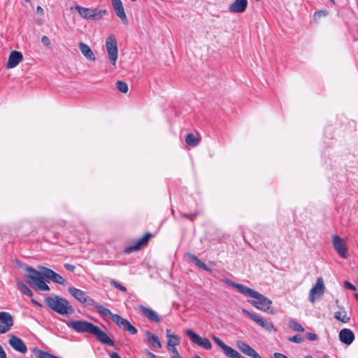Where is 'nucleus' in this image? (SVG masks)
I'll list each match as a JSON object with an SVG mask.
<instances>
[{"mask_svg": "<svg viewBox=\"0 0 358 358\" xmlns=\"http://www.w3.org/2000/svg\"><path fill=\"white\" fill-rule=\"evenodd\" d=\"M38 268L40 271L31 266L25 268L26 271L28 272L27 282L30 285H34L37 289L41 291L50 290V287L46 284L45 278L59 285L65 284L66 280L64 278L52 269L43 266H38Z\"/></svg>", "mask_w": 358, "mask_h": 358, "instance_id": "1", "label": "nucleus"}, {"mask_svg": "<svg viewBox=\"0 0 358 358\" xmlns=\"http://www.w3.org/2000/svg\"><path fill=\"white\" fill-rule=\"evenodd\" d=\"M106 48L110 63L115 66L118 57L117 39L114 34H110L106 41Z\"/></svg>", "mask_w": 358, "mask_h": 358, "instance_id": "6", "label": "nucleus"}, {"mask_svg": "<svg viewBox=\"0 0 358 358\" xmlns=\"http://www.w3.org/2000/svg\"><path fill=\"white\" fill-rule=\"evenodd\" d=\"M110 284L122 292H126L127 290V288L124 286H123L122 285H121L120 283H119L118 282L113 279L110 280Z\"/></svg>", "mask_w": 358, "mask_h": 358, "instance_id": "35", "label": "nucleus"}, {"mask_svg": "<svg viewBox=\"0 0 358 358\" xmlns=\"http://www.w3.org/2000/svg\"><path fill=\"white\" fill-rule=\"evenodd\" d=\"M111 320L124 331H128L131 335L137 334V329L133 326L127 320L123 318L118 314L112 315Z\"/></svg>", "mask_w": 358, "mask_h": 358, "instance_id": "7", "label": "nucleus"}, {"mask_svg": "<svg viewBox=\"0 0 358 358\" xmlns=\"http://www.w3.org/2000/svg\"><path fill=\"white\" fill-rule=\"evenodd\" d=\"M357 282H358V277H357Z\"/></svg>", "mask_w": 358, "mask_h": 358, "instance_id": "56", "label": "nucleus"}, {"mask_svg": "<svg viewBox=\"0 0 358 358\" xmlns=\"http://www.w3.org/2000/svg\"><path fill=\"white\" fill-rule=\"evenodd\" d=\"M180 344V337L176 335H168L167 348H176Z\"/></svg>", "mask_w": 358, "mask_h": 358, "instance_id": "29", "label": "nucleus"}, {"mask_svg": "<svg viewBox=\"0 0 358 358\" xmlns=\"http://www.w3.org/2000/svg\"><path fill=\"white\" fill-rule=\"evenodd\" d=\"M16 285L17 289L24 294L28 296H32L33 292L32 291L20 280H16Z\"/></svg>", "mask_w": 358, "mask_h": 358, "instance_id": "28", "label": "nucleus"}, {"mask_svg": "<svg viewBox=\"0 0 358 358\" xmlns=\"http://www.w3.org/2000/svg\"><path fill=\"white\" fill-rule=\"evenodd\" d=\"M187 257L189 258V259L194 262L195 264V265L196 266H198L199 268H202L209 273H211L212 272V269L210 268L206 264H204L203 262H202L197 257H196L195 255H192V254H187Z\"/></svg>", "mask_w": 358, "mask_h": 358, "instance_id": "26", "label": "nucleus"}, {"mask_svg": "<svg viewBox=\"0 0 358 358\" xmlns=\"http://www.w3.org/2000/svg\"><path fill=\"white\" fill-rule=\"evenodd\" d=\"M306 358H313L311 356H307Z\"/></svg>", "mask_w": 358, "mask_h": 358, "instance_id": "53", "label": "nucleus"}, {"mask_svg": "<svg viewBox=\"0 0 358 358\" xmlns=\"http://www.w3.org/2000/svg\"><path fill=\"white\" fill-rule=\"evenodd\" d=\"M25 1L29 2V0H25Z\"/></svg>", "mask_w": 358, "mask_h": 358, "instance_id": "55", "label": "nucleus"}, {"mask_svg": "<svg viewBox=\"0 0 358 358\" xmlns=\"http://www.w3.org/2000/svg\"><path fill=\"white\" fill-rule=\"evenodd\" d=\"M68 290L69 293L80 302L87 306L94 304V300L89 296L85 292L73 287H69Z\"/></svg>", "mask_w": 358, "mask_h": 358, "instance_id": "11", "label": "nucleus"}, {"mask_svg": "<svg viewBox=\"0 0 358 358\" xmlns=\"http://www.w3.org/2000/svg\"><path fill=\"white\" fill-rule=\"evenodd\" d=\"M8 343L15 350L20 353H26L27 351V348L23 341L15 336H11Z\"/></svg>", "mask_w": 358, "mask_h": 358, "instance_id": "15", "label": "nucleus"}, {"mask_svg": "<svg viewBox=\"0 0 358 358\" xmlns=\"http://www.w3.org/2000/svg\"><path fill=\"white\" fill-rule=\"evenodd\" d=\"M75 8L78 12L80 16L86 20H99L108 13L105 9L85 8L79 5L76 6Z\"/></svg>", "mask_w": 358, "mask_h": 358, "instance_id": "5", "label": "nucleus"}, {"mask_svg": "<svg viewBox=\"0 0 358 358\" xmlns=\"http://www.w3.org/2000/svg\"><path fill=\"white\" fill-rule=\"evenodd\" d=\"M42 43L45 46H49L50 44V39L48 36H43L41 38Z\"/></svg>", "mask_w": 358, "mask_h": 358, "instance_id": "38", "label": "nucleus"}, {"mask_svg": "<svg viewBox=\"0 0 358 358\" xmlns=\"http://www.w3.org/2000/svg\"><path fill=\"white\" fill-rule=\"evenodd\" d=\"M116 87L120 92L124 94L129 90L127 84L122 80L117 81Z\"/></svg>", "mask_w": 358, "mask_h": 358, "instance_id": "33", "label": "nucleus"}, {"mask_svg": "<svg viewBox=\"0 0 358 358\" xmlns=\"http://www.w3.org/2000/svg\"><path fill=\"white\" fill-rule=\"evenodd\" d=\"M273 357L275 358H289L286 355H283L282 353H280V352H275L273 354Z\"/></svg>", "mask_w": 358, "mask_h": 358, "instance_id": "41", "label": "nucleus"}, {"mask_svg": "<svg viewBox=\"0 0 358 358\" xmlns=\"http://www.w3.org/2000/svg\"><path fill=\"white\" fill-rule=\"evenodd\" d=\"M78 47L83 56L85 57L87 59L93 62L96 60V57L88 45L83 42H80L78 43Z\"/></svg>", "mask_w": 358, "mask_h": 358, "instance_id": "23", "label": "nucleus"}, {"mask_svg": "<svg viewBox=\"0 0 358 358\" xmlns=\"http://www.w3.org/2000/svg\"><path fill=\"white\" fill-rule=\"evenodd\" d=\"M68 326L78 333H90L94 335L101 343L114 346V341L99 327L85 320L69 321Z\"/></svg>", "mask_w": 358, "mask_h": 358, "instance_id": "2", "label": "nucleus"}, {"mask_svg": "<svg viewBox=\"0 0 358 358\" xmlns=\"http://www.w3.org/2000/svg\"><path fill=\"white\" fill-rule=\"evenodd\" d=\"M138 308L142 312L143 315L150 321L155 322H159L161 321L159 316L155 310L143 305H138Z\"/></svg>", "mask_w": 358, "mask_h": 358, "instance_id": "19", "label": "nucleus"}, {"mask_svg": "<svg viewBox=\"0 0 358 358\" xmlns=\"http://www.w3.org/2000/svg\"><path fill=\"white\" fill-rule=\"evenodd\" d=\"M340 341L346 345H350L355 340L354 333L349 329H343L339 332Z\"/></svg>", "mask_w": 358, "mask_h": 358, "instance_id": "20", "label": "nucleus"}, {"mask_svg": "<svg viewBox=\"0 0 358 358\" xmlns=\"http://www.w3.org/2000/svg\"><path fill=\"white\" fill-rule=\"evenodd\" d=\"M64 267L68 270V271H70L71 272H73L75 271V266L72 265V264H64Z\"/></svg>", "mask_w": 358, "mask_h": 358, "instance_id": "40", "label": "nucleus"}, {"mask_svg": "<svg viewBox=\"0 0 358 358\" xmlns=\"http://www.w3.org/2000/svg\"><path fill=\"white\" fill-rule=\"evenodd\" d=\"M192 358H201L200 356L199 355H194Z\"/></svg>", "mask_w": 358, "mask_h": 358, "instance_id": "51", "label": "nucleus"}, {"mask_svg": "<svg viewBox=\"0 0 358 358\" xmlns=\"http://www.w3.org/2000/svg\"><path fill=\"white\" fill-rule=\"evenodd\" d=\"M238 349L245 355L250 358H262L255 349L243 341H237L236 343Z\"/></svg>", "mask_w": 358, "mask_h": 358, "instance_id": "13", "label": "nucleus"}, {"mask_svg": "<svg viewBox=\"0 0 358 358\" xmlns=\"http://www.w3.org/2000/svg\"><path fill=\"white\" fill-rule=\"evenodd\" d=\"M120 1H122L121 0H111L112 5H113L114 3H118Z\"/></svg>", "mask_w": 358, "mask_h": 358, "instance_id": "48", "label": "nucleus"}, {"mask_svg": "<svg viewBox=\"0 0 358 358\" xmlns=\"http://www.w3.org/2000/svg\"><path fill=\"white\" fill-rule=\"evenodd\" d=\"M336 320L343 322L348 323L350 320V316L348 315L347 311L343 307H339V310L334 313Z\"/></svg>", "mask_w": 358, "mask_h": 358, "instance_id": "25", "label": "nucleus"}, {"mask_svg": "<svg viewBox=\"0 0 358 358\" xmlns=\"http://www.w3.org/2000/svg\"><path fill=\"white\" fill-rule=\"evenodd\" d=\"M0 321L3 324V326L8 331L13 326V317L8 312H0Z\"/></svg>", "mask_w": 358, "mask_h": 358, "instance_id": "24", "label": "nucleus"}, {"mask_svg": "<svg viewBox=\"0 0 358 358\" xmlns=\"http://www.w3.org/2000/svg\"><path fill=\"white\" fill-rule=\"evenodd\" d=\"M45 302L50 308L61 315L68 314L69 310L73 311V308L69 301L59 296L48 297Z\"/></svg>", "mask_w": 358, "mask_h": 358, "instance_id": "3", "label": "nucleus"}, {"mask_svg": "<svg viewBox=\"0 0 358 358\" xmlns=\"http://www.w3.org/2000/svg\"><path fill=\"white\" fill-rule=\"evenodd\" d=\"M325 291V285L322 277L317 279L315 285L310 289L309 292V300L314 303L315 300L323 295Z\"/></svg>", "mask_w": 358, "mask_h": 358, "instance_id": "8", "label": "nucleus"}, {"mask_svg": "<svg viewBox=\"0 0 358 358\" xmlns=\"http://www.w3.org/2000/svg\"><path fill=\"white\" fill-rule=\"evenodd\" d=\"M333 3H334V0H330Z\"/></svg>", "mask_w": 358, "mask_h": 358, "instance_id": "54", "label": "nucleus"}, {"mask_svg": "<svg viewBox=\"0 0 358 358\" xmlns=\"http://www.w3.org/2000/svg\"><path fill=\"white\" fill-rule=\"evenodd\" d=\"M245 295L250 296L255 299L253 300H248V302L257 309L263 311H267L269 310L272 301L271 299L266 297L263 294L251 288H249Z\"/></svg>", "mask_w": 358, "mask_h": 358, "instance_id": "4", "label": "nucleus"}, {"mask_svg": "<svg viewBox=\"0 0 358 358\" xmlns=\"http://www.w3.org/2000/svg\"><path fill=\"white\" fill-rule=\"evenodd\" d=\"M185 142L188 145L195 147L199 145V140L193 134H189L186 137Z\"/></svg>", "mask_w": 358, "mask_h": 358, "instance_id": "31", "label": "nucleus"}, {"mask_svg": "<svg viewBox=\"0 0 358 358\" xmlns=\"http://www.w3.org/2000/svg\"><path fill=\"white\" fill-rule=\"evenodd\" d=\"M95 308L96 309V311L100 314V315L103 317H107V316H110V317H112V315L114 314V313H112L108 308H107L101 305H96V306H95Z\"/></svg>", "mask_w": 358, "mask_h": 358, "instance_id": "30", "label": "nucleus"}, {"mask_svg": "<svg viewBox=\"0 0 358 358\" xmlns=\"http://www.w3.org/2000/svg\"><path fill=\"white\" fill-rule=\"evenodd\" d=\"M116 15L120 18L122 23L127 25L129 22L122 1L113 5Z\"/></svg>", "mask_w": 358, "mask_h": 358, "instance_id": "22", "label": "nucleus"}, {"mask_svg": "<svg viewBox=\"0 0 358 358\" xmlns=\"http://www.w3.org/2000/svg\"><path fill=\"white\" fill-rule=\"evenodd\" d=\"M168 335H172V334H171V330H170V329H167V330H166V337H167V338H168Z\"/></svg>", "mask_w": 358, "mask_h": 358, "instance_id": "49", "label": "nucleus"}, {"mask_svg": "<svg viewBox=\"0 0 358 358\" xmlns=\"http://www.w3.org/2000/svg\"><path fill=\"white\" fill-rule=\"evenodd\" d=\"M288 340L291 342L296 343H300L303 341V339L301 336L296 335L292 337H289Z\"/></svg>", "mask_w": 358, "mask_h": 358, "instance_id": "36", "label": "nucleus"}, {"mask_svg": "<svg viewBox=\"0 0 358 358\" xmlns=\"http://www.w3.org/2000/svg\"><path fill=\"white\" fill-rule=\"evenodd\" d=\"M306 338L309 341H315V340L317 339V335L315 334H313V333H307L306 334Z\"/></svg>", "mask_w": 358, "mask_h": 358, "instance_id": "37", "label": "nucleus"}, {"mask_svg": "<svg viewBox=\"0 0 358 358\" xmlns=\"http://www.w3.org/2000/svg\"><path fill=\"white\" fill-rule=\"evenodd\" d=\"M150 237L151 234L150 233L145 234L143 237L138 239L134 245L126 248L124 252L129 254L141 250V248L148 242Z\"/></svg>", "mask_w": 358, "mask_h": 358, "instance_id": "16", "label": "nucleus"}, {"mask_svg": "<svg viewBox=\"0 0 358 358\" xmlns=\"http://www.w3.org/2000/svg\"><path fill=\"white\" fill-rule=\"evenodd\" d=\"M345 287H347L348 289H351V290H355L356 289L355 286L353 285L352 284H351L348 281H345Z\"/></svg>", "mask_w": 358, "mask_h": 358, "instance_id": "39", "label": "nucleus"}, {"mask_svg": "<svg viewBox=\"0 0 358 358\" xmlns=\"http://www.w3.org/2000/svg\"><path fill=\"white\" fill-rule=\"evenodd\" d=\"M36 13L40 14L41 15H43L44 14V10L40 6H38L36 7Z\"/></svg>", "mask_w": 358, "mask_h": 358, "instance_id": "43", "label": "nucleus"}, {"mask_svg": "<svg viewBox=\"0 0 358 358\" xmlns=\"http://www.w3.org/2000/svg\"><path fill=\"white\" fill-rule=\"evenodd\" d=\"M0 358H7L6 354L1 345H0Z\"/></svg>", "mask_w": 358, "mask_h": 358, "instance_id": "42", "label": "nucleus"}, {"mask_svg": "<svg viewBox=\"0 0 358 358\" xmlns=\"http://www.w3.org/2000/svg\"><path fill=\"white\" fill-rule=\"evenodd\" d=\"M185 334L189 336L192 342L194 343V344L206 350L211 349L212 344L208 338L201 337L197 334H196L195 332L190 329L186 330Z\"/></svg>", "mask_w": 358, "mask_h": 358, "instance_id": "9", "label": "nucleus"}, {"mask_svg": "<svg viewBox=\"0 0 358 358\" xmlns=\"http://www.w3.org/2000/svg\"><path fill=\"white\" fill-rule=\"evenodd\" d=\"M145 352L150 358H157V357L155 354L152 353L148 350H146Z\"/></svg>", "mask_w": 358, "mask_h": 358, "instance_id": "44", "label": "nucleus"}, {"mask_svg": "<svg viewBox=\"0 0 358 358\" xmlns=\"http://www.w3.org/2000/svg\"><path fill=\"white\" fill-rule=\"evenodd\" d=\"M167 350L171 353V358H182L180 356V354L176 348H167Z\"/></svg>", "mask_w": 358, "mask_h": 358, "instance_id": "34", "label": "nucleus"}, {"mask_svg": "<svg viewBox=\"0 0 358 358\" xmlns=\"http://www.w3.org/2000/svg\"><path fill=\"white\" fill-rule=\"evenodd\" d=\"M243 312L247 315L250 318H251L254 322L257 323L260 327L267 331H276V329L275 328L273 324L271 322H268L266 319L259 317L258 315L251 313L248 310L243 309Z\"/></svg>", "mask_w": 358, "mask_h": 358, "instance_id": "12", "label": "nucleus"}, {"mask_svg": "<svg viewBox=\"0 0 358 358\" xmlns=\"http://www.w3.org/2000/svg\"><path fill=\"white\" fill-rule=\"evenodd\" d=\"M196 216V214L192 215H187V214H183L182 215V217H187V218H191V219H193V217H194Z\"/></svg>", "mask_w": 358, "mask_h": 358, "instance_id": "47", "label": "nucleus"}, {"mask_svg": "<svg viewBox=\"0 0 358 358\" xmlns=\"http://www.w3.org/2000/svg\"><path fill=\"white\" fill-rule=\"evenodd\" d=\"M31 301H32V303H34L36 305H39V303L34 299H32Z\"/></svg>", "mask_w": 358, "mask_h": 358, "instance_id": "50", "label": "nucleus"}, {"mask_svg": "<svg viewBox=\"0 0 358 358\" xmlns=\"http://www.w3.org/2000/svg\"><path fill=\"white\" fill-rule=\"evenodd\" d=\"M333 244L339 255L343 258H346L348 256V250L345 240L338 236H333Z\"/></svg>", "mask_w": 358, "mask_h": 358, "instance_id": "14", "label": "nucleus"}, {"mask_svg": "<svg viewBox=\"0 0 358 358\" xmlns=\"http://www.w3.org/2000/svg\"><path fill=\"white\" fill-rule=\"evenodd\" d=\"M8 330L6 329L3 325L0 324V334H5L8 332Z\"/></svg>", "mask_w": 358, "mask_h": 358, "instance_id": "45", "label": "nucleus"}, {"mask_svg": "<svg viewBox=\"0 0 358 358\" xmlns=\"http://www.w3.org/2000/svg\"><path fill=\"white\" fill-rule=\"evenodd\" d=\"M222 281H223L225 284H227V285H229V286H231V287H234V288H236V289H237V290H238L239 292H241V293H242V294H246V292H247V291H248V289H249V287H245V286H244L243 285L238 284V283H236V282H233V281H231V280L227 279V278L222 280Z\"/></svg>", "mask_w": 358, "mask_h": 358, "instance_id": "27", "label": "nucleus"}, {"mask_svg": "<svg viewBox=\"0 0 358 358\" xmlns=\"http://www.w3.org/2000/svg\"><path fill=\"white\" fill-rule=\"evenodd\" d=\"M23 59L22 52L16 50H13L8 59L6 67L8 69H13L17 66Z\"/></svg>", "mask_w": 358, "mask_h": 358, "instance_id": "17", "label": "nucleus"}, {"mask_svg": "<svg viewBox=\"0 0 358 358\" xmlns=\"http://www.w3.org/2000/svg\"><path fill=\"white\" fill-rule=\"evenodd\" d=\"M215 343L223 350L224 355L230 358H245L238 351L226 345L221 339L215 336H212Z\"/></svg>", "mask_w": 358, "mask_h": 358, "instance_id": "10", "label": "nucleus"}, {"mask_svg": "<svg viewBox=\"0 0 358 358\" xmlns=\"http://www.w3.org/2000/svg\"><path fill=\"white\" fill-rule=\"evenodd\" d=\"M248 6V0H235L229 6V10L234 13H242L245 12Z\"/></svg>", "mask_w": 358, "mask_h": 358, "instance_id": "18", "label": "nucleus"}, {"mask_svg": "<svg viewBox=\"0 0 358 358\" xmlns=\"http://www.w3.org/2000/svg\"><path fill=\"white\" fill-rule=\"evenodd\" d=\"M288 326L295 331L303 332L304 331L303 327L298 322L292 319L289 321Z\"/></svg>", "mask_w": 358, "mask_h": 358, "instance_id": "32", "label": "nucleus"}, {"mask_svg": "<svg viewBox=\"0 0 358 358\" xmlns=\"http://www.w3.org/2000/svg\"><path fill=\"white\" fill-rule=\"evenodd\" d=\"M355 297L357 299V300L358 301V293H355L354 294Z\"/></svg>", "mask_w": 358, "mask_h": 358, "instance_id": "52", "label": "nucleus"}, {"mask_svg": "<svg viewBox=\"0 0 358 358\" xmlns=\"http://www.w3.org/2000/svg\"><path fill=\"white\" fill-rule=\"evenodd\" d=\"M110 358H121V357L117 352H111L110 355Z\"/></svg>", "mask_w": 358, "mask_h": 358, "instance_id": "46", "label": "nucleus"}, {"mask_svg": "<svg viewBox=\"0 0 358 358\" xmlns=\"http://www.w3.org/2000/svg\"><path fill=\"white\" fill-rule=\"evenodd\" d=\"M145 335L146 336L145 343L150 345L151 346H152L153 348H162L161 341L157 335L152 334L149 331H145Z\"/></svg>", "mask_w": 358, "mask_h": 358, "instance_id": "21", "label": "nucleus"}]
</instances>
